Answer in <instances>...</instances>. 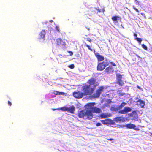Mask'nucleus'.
<instances>
[{
    "label": "nucleus",
    "instance_id": "obj_1",
    "mask_svg": "<svg viewBox=\"0 0 152 152\" xmlns=\"http://www.w3.org/2000/svg\"><path fill=\"white\" fill-rule=\"evenodd\" d=\"M87 83H88V85L85 84L82 87V91L84 96L92 95L96 87L98 86V84H95L96 80L93 77L90 79Z\"/></svg>",
    "mask_w": 152,
    "mask_h": 152
},
{
    "label": "nucleus",
    "instance_id": "obj_34",
    "mask_svg": "<svg viewBox=\"0 0 152 152\" xmlns=\"http://www.w3.org/2000/svg\"><path fill=\"white\" fill-rule=\"evenodd\" d=\"M68 52L70 54V56H72L73 55V53L72 51H69Z\"/></svg>",
    "mask_w": 152,
    "mask_h": 152
},
{
    "label": "nucleus",
    "instance_id": "obj_26",
    "mask_svg": "<svg viewBox=\"0 0 152 152\" xmlns=\"http://www.w3.org/2000/svg\"><path fill=\"white\" fill-rule=\"evenodd\" d=\"M85 45L87 47L88 49H89L91 51H93L92 49L91 48L90 46L88 45L86 43H85Z\"/></svg>",
    "mask_w": 152,
    "mask_h": 152
},
{
    "label": "nucleus",
    "instance_id": "obj_23",
    "mask_svg": "<svg viewBox=\"0 0 152 152\" xmlns=\"http://www.w3.org/2000/svg\"><path fill=\"white\" fill-rule=\"evenodd\" d=\"M95 9L97 10L98 11V12H104V8H102V9H100L99 8H95Z\"/></svg>",
    "mask_w": 152,
    "mask_h": 152
},
{
    "label": "nucleus",
    "instance_id": "obj_33",
    "mask_svg": "<svg viewBox=\"0 0 152 152\" xmlns=\"http://www.w3.org/2000/svg\"><path fill=\"white\" fill-rule=\"evenodd\" d=\"M87 40L89 41V42H91V39L89 38H86Z\"/></svg>",
    "mask_w": 152,
    "mask_h": 152
},
{
    "label": "nucleus",
    "instance_id": "obj_32",
    "mask_svg": "<svg viewBox=\"0 0 152 152\" xmlns=\"http://www.w3.org/2000/svg\"><path fill=\"white\" fill-rule=\"evenodd\" d=\"M101 125V124L99 122H98V123H96V126H100Z\"/></svg>",
    "mask_w": 152,
    "mask_h": 152
},
{
    "label": "nucleus",
    "instance_id": "obj_31",
    "mask_svg": "<svg viewBox=\"0 0 152 152\" xmlns=\"http://www.w3.org/2000/svg\"><path fill=\"white\" fill-rule=\"evenodd\" d=\"M133 8L137 12H139V11L133 5L132 6Z\"/></svg>",
    "mask_w": 152,
    "mask_h": 152
},
{
    "label": "nucleus",
    "instance_id": "obj_19",
    "mask_svg": "<svg viewBox=\"0 0 152 152\" xmlns=\"http://www.w3.org/2000/svg\"><path fill=\"white\" fill-rule=\"evenodd\" d=\"M101 111V109L96 107H94L93 110L92 111V113H99Z\"/></svg>",
    "mask_w": 152,
    "mask_h": 152
},
{
    "label": "nucleus",
    "instance_id": "obj_25",
    "mask_svg": "<svg viewBox=\"0 0 152 152\" xmlns=\"http://www.w3.org/2000/svg\"><path fill=\"white\" fill-rule=\"evenodd\" d=\"M100 116L101 118H105L107 117V116L104 113L101 114Z\"/></svg>",
    "mask_w": 152,
    "mask_h": 152
},
{
    "label": "nucleus",
    "instance_id": "obj_24",
    "mask_svg": "<svg viewBox=\"0 0 152 152\" xmlns=\"http://www.w3.org/2000/svg\"><path fill=\"white\" fill-rule=\"evenodd\" d=\"M134 39L137 41L139 44H140L142 41V39L138 37L135 38Z\"/></svg>",
    "mask_w": 152,
    "mask_h": 152
},
{
    "label": "nucleus",
    "instance_id": "obj_12",
    "mask_svg": "<svg viewBox=\"0 0 152 152\" xmlns=\"http://www.w3.org/2000/svg\"><path fill=\"white\" fill-rule=\"evenodd\" d=\"M45 31L44 30H42L40 32L39 34V37L38 38L39 40L40 41L41 39H43V41L45 40Z\"/></svg>",
    "mask_w": 152,
    "mask_h": 152
},
{
    "label": "nucleus",
    "instance_id": "obj_40",
    "mask_svg": "<svg viewBox=\"0 0 152 152\" xmlns=\"http://www.w3.org/2000/svg\"><path fill=\"white\" fill-rule=\"evenodd\" d=\"M150 53H151L152 54V48H151V49L150 51Z\"/></svg>",
    "mask_w": 152,
    "mask_h": 152
},
{
    "label": "nucleus",
    "instance_id": "obj_7",
    "mask_svg": "<svg viewBox=\"0 0 152 152\" xmlns=\"http://www.w3.org/2000/svg\"><path fill=\"white\" fill-rule=\"evenodd\" d=\"M73 96L76 98H81L84 96L83 92H80L79 91L77 92H75L73 93Z\"/></svg>",
    "mask_w": 152,
    "mask_h": 152
},
{
    "label": "nucleus",
    "instance_id": "obj_41",
    "mask_svg": "<svg viewBox=\"0 0 152 152\" xmlns=\"http://www.w3.org/2000/svg\"><path fill=\"white\" fill-rule=\"evenodd\" d=\"M52 109V110H56V109Z\"/></svg>",
    "mask_w": 152,
    "mask_h": 152
},
{
    "label": "nucleus",
    "instance_id": "obj_43",
    "mask_svg": "<svg viewBox=\"0 0 152 152\" xmlns=\"http://www.w3.org/2000/svg\"><path fill=\"white\" fill-rule=\"evenodd\" d=\"M137 88H139V89H140V87L139 86H137Z\"/></svg>",
    "mask_w": 152,
    "mask_h": 152
},
{
    "label": "nucleus",
    "instance_id": "obj_21",
    "mask_svg": "<svg viewBox=\"0 0 152 152\" xmlns=\"http://www.w3.org/2000/svg\"><path fill=\"white\" fill-rule=\"evenodd\" d=\"M110 120L109 119H106L102 120L101 121L103 124H107L109 123Z\"/></svg>",
    "mask_w": 152,
    "mask_h": 152
},
{
    "label": "nucleus",
    "instance_id": "obj_6",
    "mask_svg": "<svg viewBox=\"0 0 152 152\" xmlns=\"http://www.w3.org/2000/svg\"><path fill=\"white\" fill-rule=\"evenodd\" d=\"M100 62L105 67L109 65L110 64L113 66H116V64L115 63L113 62H108V60L106 58H105L103 61Z\"/></svg>",
    "mask_w": 152,
    "mask_h": 152
},
{
    "label": "nucleus",
    "instance_id": "obj_36",
    "mask_svg": "<svg viewBox=\"0 0 152 152\" xmlns=\"http://www.w3.org/2000/svg\"><path fill=\"white\" fill-rule=\"evenodd\" d=\"M85 27L88 31H89L90 30V27H88V26H86Z\"/></svg>",
    "mask_w": 152,
    "mask_h": 152
},
{
    "label": "nucleus",
    "instance_id": "obj_14",
    "mask_svg": "<svg viewBox=\"0 0 152 152\" xmlns=\"http://www.w3.org/2000/svg\"><path fill=\"white\" fill-rule=\"evenodd\" d=\"M112 19L114 23H118V20H121V18L118 16L115 15L112 17Z\"/></svg>",
    "mask_w": 152,
    "mask_h": 152
},
{
    "label": "nucleus",
    "instance_id": "obj_18",
    "mask_svg": "<svg viewBox=\"0 0 152 152\" xmlns=\"http://www.w3.org/2000/svg\"><path fill=\"white\" fill-rule=\"evenodd\" d=\"M75 110V107L73 106L69 107H67V111L71 113H73Z\"/></svg>",
    "mask_w": 152,
    "mask_h": 152
},
{
    "label": "nucleus",
    "instance_id": "obj_3",
    "mask_svg": "<svg viewBox=\"0 0 152 152\" xmlns=\"http://www.w3.org/2000/svg\"><path fill=\"white\" fill-rule=\"evenodd\" d=\"M56 45L58 47H60L63 49L66 47V44L65 41L63 40L61 38L57 39L56 40Z\"/></svg>",
    "mask_w": 152,
    "mask_h": 152
},
{
    "label": "nucleus",
    "instance_id": "obj_29",
    "mask_svg": "<svg viewBox=\"0 0 152 152\" xmlns=\"http://www.w3.org/2000/svg\"><path fill=\"white\" fill-rule=\"evenodd\" d=\"M68 67L71 69H73L75 67V66L73 64H71L69 65Z\"/></svg>",
    "mask_w": 152,
    "mask_h": 152
},
{
    "label": "nucleus",
    "instance_id": "obj_20",
    "mask_svg": "<svg viewBox=\"0 0 152 152\" xmlns=\"http://www.w3.org/2000/svg\"><path fill=\"white\" fill-rule=\"evenodd\" d=\"M53 93L57 95H64L65 94V93L64 92H59L57 91H54Z\"/></svg>",
    "mask_w": 152,
    "mask_h": 152
},
{
    "label": "nucleus",
    "instance_id": "obj_8",
    "mask_svg": "<svg viewBox=\"0 0 152 152\" xmlns=\"http://www.w3.org/2000/svg\"><path fill=\"white\" fill-rule=\"evenodd\" d=\"M104 72L107 74H111L114 72V69L112 66H109L105 69Z\"/></svg>",
    "mask_w": 152,
    "mask_h": 152
},
{
    "label": "nucleus",
    "instance_id": "obj_38",
    "mask_svg": "<svg viewBox=\"0 0 152 152\" xmlns=\"http://www.w3.org/2000/svg\"><path fill=\"white\" fill-rule=\"evenodd\" d=\"M113 139L112 138H110V139H107V140H108V141H111L113 140Z\"/></svg>",
    "mask_w": 152,
    "mask_h": 152
},
{
    "label": "nucleus",
    "instance_id": "obj_10",
    "mask_svg": "<svg viewBox=\"0 0 152 152\" xmlns=\"http://www.w3.org/2000/svg\"><path fill=\"white\" fill-rule=\"evenodd\" d=\"M126 126L127 128L133 129L136 131H138L140 130V129L138 127H136V126L133 124H127L126 125Z\"/></svg>",
    "mask_w": 152,
    "mask_h": 152
},
{
    "label": "nucleus",
    "instance_id": "obj_30",
    "mask_svg": "<svg viewBox=\"0 0 152 152\" xmlns=\"http://www.w3.org/2000/svg\"><path fill=\"white\" fill-rule=\"evenodd\" d=\"M56 29L58 32H60V28L58 26H56L55 27Z\"/></svg>",
    "mask_w": 152,
    "mask_h": 152
},
{
    "label": "nucleus",
    "instance_id": "obj_42",
    "mask_svg": "<svg viewBox=\"0 0 152 152\" xmlns=\"http://www.w3.org/2000/svg\"><path fill=\"white\" fill-rule=\"evenodd\" d=\"M136 56L137 57H140L138 55L136 54Z\"/></svg>",
    "mask_w": 152,
    "mask_h": 152
},
{
    "label": "nucleus",
    "instance_id": "obj_39",
    "mask_svg": "<svg viewBox=\"0 0 152 152\" xmlns=\"http://www.w3.org/2000/svg\"><path fill=\"white\" fill-rule=\"evenodd\" d=\"M111 102V100L110 99H109L108 100V103H110Z\"/></svg>",
    "mask_w": 152,
    "mask_h": 152
},
{
    "label": "nucleus",
    "instance_id": "obj_9",
    "mask_svg": "<svg viewBox=\"0 0 152 152\" xmlns=\"http://www.w3.org/2000/svg\"><path fill=\"white\" fill-rule=\"evenodd\" d=\"M131 109L128 107H125L122 110H121L118 111L119 113L121 114H125L126 113L131 111Z\"/></svg>",
    "mask_w": 152,
    "mask_h": 152
},
{
    "label": "nucleus",
    "instance_id": "obj_4",
    "mask_svg": "<svg viewBox=\"0 0 152 152\" xmlns=\"http://www.w3.org/2000/svg\"><path fill=\"white\" fill-rule=\"evenodd\" d=\"M104 87L103 86H99L96 90L95 93L93 94V96L94 98H97L99 97L101 93L103 91Z\"/></svg>",
    "mask_w": 152,
    "mask_h": 152
},
{
    "label": "nucleus",
    "instance_id": "obj_2",
    "mask_svg": "<svg viewBox=\"0 0 152 152\" xmlns=\"http://www.w3.org/2000/svg\"><path fill=\"white\" fill-rule=\"evenodd\" d=\"M95 104V103H89L86 105V107L88 110H83L80 111L78 113V116L79 118L91 119L93 118V115L92 111Z\"/></svg>",
    "mask_w": 152,
    "mask_h": 152
},
{
    "label": "nucleus",
    "instance_id": "obj_5",
    "mask_svg": "<svg viewBox=\"0 0 152 152\" xmlns=\"http://www.w3.org/2000/svg\"><path fill=\"white\" fill-rule=\"evenodd\" d=\"M116 77V83L118 84L120 86H124V83L122 80V75L120 74H117Z\"/></svg>",
    "mask_w": 152,
    "mask_h": 152
},
{
    "label": "nucleus",
    "instance_id": "obj_17",
    "mask_svg": "<svg viewBox=\"0 0 152 152\" xmlns=\"http://www.w3.org/2000/svg\"><path fill=\"white\" fill-rule=\"evenodd\" d=\"M137 104L140 105L142 107H144L145 105V102L142 100L140 99H139L137 101Z\"/></svg>",
    "mask_w": 152,
    "mask_h": 152
},
{
    "label": "nucleus",
    "instance_id": "obj_37",
    "mask_svg": "<svg viewBox=\"0 0 152 152\" xmlns=\"http://www.w3.org/2000/svg\"><path fill=\"white\" fill-rule=\"evenodd\" d=\"M134 36L135 37V38L137 37V35L135 33L134 34Z\"/></svg>",
    "mask_w": 152,
    "mask_h": 152
},
{
    "label": "nucleus",
    "instance_id": "obj_44",
    "mask_svg": "<svg viewBox=\"0 0 152 152\" xmlns=\"http://www.w3.org/2000/svg\"><path fill=\"white\" fill-rule=\"evenodd\" d=\"M112 124H114V123H112Z\"/></svg>",
    "mask_w": 152,
    "mask_h": 152
},
{
    "label": "nucleus",
    "instance_id": "obj_35",
    "mask_svg": "<svg viewBox=\"0 0 152 152\" xmlns=\"http://www.w3.org/2000/svg\"><path fill=\"white\" fill-rule=\"evenodd\" d=\"M8 104L10 106H11L12 105L11 102H10L9 101H8Z\"/></svg>",
    "mask_w": 152,
    "mask_h": 152
},
{
    "label": "nucleus",
    "instance_id": "obj_22",
    "mask_svg": "<svg viewBox=\"0 0 152 152\" xmlns=\"http://www.w3.org/2000/svg\"><path fill=\"white\" fill-rule=\"evenodd\" d=\"M126 104V103L124 102H122L118 107V109H122L123 107L125 106V105Z\"/></svg>",
    "mask_w": 152,
    "mask_h": 152
},
{
    "label": "nucleus",
    "instance_id": "obj_27",
    "mask_svg": "<svg viewBox=\"0 0 152 152\" xmlns=\"http://www.w3.org/2000/svg\"><path fill=\"white\" fill-rule=\"evenodd\" d=\"M60 109L63 111H67V107H61Z\"/></svg>",
    "mask_w": 152,
    "mask_h": 152
},
{
    "label": "nucleus",
    "instance_id": "obj_16",
    "mask_svg": "<svg viewBox=\"0 0 152 152\" xmlns=\"http://www.w3.org/2000/svg\"><path fill=\"white\" fill-rule=\"evenodd\" d=\"M114 121L117 122H124L125 121V119L124 118L121 117H117L114 119Z\"/></svg>",
    "mask_w": 152,
    "mask_h": 152
},
{
    "label": "nucleus",
    "instance_id": "obj_11",
    "mask_svg": "<svg viewBox=\"0 0 152 152\" xmlns=\"http://www.w3.org/2000/svg\"><path fill=\"white\" fill-rule=\"evenodd\" d=\"M129 115L130 117H133V120H136L137 119V114L135 111H133L132 112L129 114Z\"/></svg>",
    "mask_w": 152,
    "mask_h": 152
},
{
    "label": "nucleus",
    "instance_id": "obj_13",
    "mask_svg": "<svg viewBox=\"0 0 152 152\" xmlns=\"http://www.w3.org/2000/svg\"><path fill=\"white\" fill-rule=\"evenodd\" d=\"M105 67L100 62L98 63L97 66V70L98 71H102L105 68Z\"/></svg>",
    "mask_w": 152,
    "mask_h": 152
},
{
    "label": "nucleus",
    "instance_id": "obj_28",
    "mask_svg": "<svg viewBox=\"0 0 152 152\" xmlns=\"http://www.w3.org/2000/svg\"><path fill=\"white\" fill-rule=\"evenodd\" d=\"M142 48H144L145 50H147L148 48H147V47L144 44H142Z\"/></svg>",
    "mask_w": 152,
    "mask_h": 152
},
{
    "label": "nucleus",
    "instance_id": "obj_15",
    "mask_svg": "<svg viewBox=\"0 0 152 152\" xmlns=\"http://www.w3.org/2000/svg\"><path fill=\"white\" fill-rule=\"evenodd\" d=\"M95 55L98 61H102L104 60V58L103 56L99 55L98 53L95 54Z\"/></svg>",
    "mask_w": 152,
    "mask_h": 152
}]
</instances>
